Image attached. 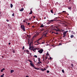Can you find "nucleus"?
<instances>
[{"mask_svg":"<svg viewBox=\"0 0 77 77\" xmlns=\"http://www.w3.org/2000/svg\"><path fill=\"white\" fill-rule=\"evenodd\" d=\"M30 65L31 66H32V67H33V68H34V69H37V70H38V69H39V68L37 69V68L35 67L34 66H35L34 65V64H33V63H30Z\"/></svg>","mask_w":77,"mask_h":77,"instance_id":"obj_1","label":"nucleus"},{"mask_svg":"<svg viewBox=\"0 0 77 77\" xmlns=\"http://www.w3.org/2000/svg\"><path fill=\"white\" fill-rule=\"evenodd\" d=\"M20 27L21 29H22L23 31L26 32V29H25L26 27H25V26H24V25H21Z\"/></svg>","mask_w":77,"mask_h":77,"instance_id":"obj_2","label":"nucleus"},{"mask_svg":"<svg viewBox=\"0 0 77 77\" xmlns=\"http://www.w3.org/2000/svg\"><path fill=\"white\" fill-rule=\"evenodd\" d=\"M53 21H58L59 20H50L48 23L47 24H50L51 22H53Z\"/></svg>","mask_w":77,"mask_h":77,"instance_id":"obj_3","label":"nucleus"},{"mask_svg":"<svg viewBox=\"0 0 77 77\" xmlns=\"http://www.w3.org/2000/svg\"><path fill=\"white\" fill-rule=\"evenodd\" d=\"M43 51H44V50L42 49H41L38 51V52L40 54H41L43 52Z\"/></svg>","mask_w":77,"mask_h":77,"instance_id":"obj_4","label":"nucleus"},{"mask_svg":"<svg viewBox=\"0 0 77 77\" xmlns=\"http://www.w3.org/2000/svg\"><path fill=\"white\" fill-rule=\"evenodd\" d=\"M29 46H33V40H32L31 42L30 43V44H29Z\"/></svg>","mask_w":77,"mask_h":77,"instance_id":"obj_5","label":"nucleus"},{"mask_svg":"<svg viewBox=\"0 0 77 77\" xmlns=\"http://www.w3.org/2000/svg\"><path fill=\"white\" fill-rule=\"evenodd\" d=\"M68 32V31H66L65 32H64L63 33V35L66 36V33H67V32Z\"/></svg>","mask_w":77,"mask_h":77,"instance_id":"obj_6","label":"nucleus"},{"mask_svg":"<svg viewBox=\"0 0 77 77\" xmlns=\"http://www.w3.org/2000/svg\"><path fill=\"white\" fill-rule=\"evenodd\" d=\"M29 50H32V49L33 48V46H29Z\"/></svg>","mask_w":77,"mask_h":77,"instance_id":"obj_7","label":"nucleus"},{"mask_svg":"<svg viewBox=\"0 0 77 77\" xmlns=\"http://www.w3.org/2000/svg\"><path fill=\"white\" fill-rule=\"evenodd\" d=\"M54 30H55L56 31V32H59V31H60L59 30V29H56L55 28H54Z\"/></svg>","mask_w":77,"mask_h":77,"instance_id":"obj_8","label":"nucleus"},{"mask_svg":"<svg viewBox=\"0 0 77 77\" xmlns=\"http://www.w3.org/2000/svg\"><path fill=\"white\" fill-rule=\"evenodd\" d=\"M36 48H34V49L32 48V50L34 52H35V51H36Z\"/></svg>","mask_w":77,"mask_h":77,"instance_id":"obj_9","label":"nucleus"},{"mask_svg":"<svg viewBox=\"0 0 77 77\" xmlns=\"http://www.w3.org/2000/svg\"><path fill=\"white\" fill-rule=\"evenodd\" d=\"M25 51L27 53V54H29V51L28 50H25Z\"/></svg>","mask_w":77,"mask_h":77,"instance_id":"obj_10","label":"nucleus"},{"mask_svg":"<svg viewBox=\"0 0 77 77\" xmlns=\"http://www.w3.org/2000/svg\"><path fill=\"white\" fill-rule=\"evenodd\" d=\"M4 70H5V68H3L2 70H1V72H3V71H4Z\"/></svg>","mask_w":77,"mask_h":77,"instance_id":"obj_11","label":"nucleus"},{"mask_svg":"<svg viewBox=\"0 0 77 77\" xmlns=\"http://www.w3.org/2000/svg\"><path fill=\"white\" fill-rule=\"evenodd\" d=\"M47 33H44V34H43V35H44L45 36V37H46V35H47Z\"/></svg>","mask_w":77,"mask_h":77,"instance_id":"obj_12","label":"nucleus"},{"mask_svg":"<svg viewBox=\"0 0 77 77\" xmlns=\"http://www.w3.org/2000/svg\"><path fill=\"white\" fill-rule=\"evenodd\" d=\"M11 73H12V72H14V70H11L10 71Z\"/></svg>","mask_w":77,"mask_h":77,"instance_id":"obj_13","label":"nucleus"},{"mask_svg":"<svg viewBox=\"0 0 77 77\" xmlns=\"http://www.w3.org/2000/svg\"><path fill=\"white\" fill-rule=\"evenodd\" d=\"M20 11H21L22 12V11H24V8H22L20 10Z\"/></svg>","mask_w":77,"mask_h":77,"instance_id":"obj_14","label":"nucleus"},{"mask_svg":"<svg viewBox=\"0 0 77 77\" xmlns=\"http://www.w3.org/2000/svg\"><path fill=\"white\" fill-rule=\"evenodd\" d=\"M44 26L43 25V24H42L40 26V27L41 28H42V27H44Z\"/></svg>","mask_w":77,"mask_h":77,"instance_id":"obj_15","label":"nucleus"},{"mask_svg":"<svg viewBox=\"0 0 77 77\" xmlns=\"http://www.w3.org/2000/svg\"><path fill=\"white\" fill-rule=\"evenodd\" d=\"M52 33H55V34H56V35H58L59 34V33L57 32L54 33V32H52Z\"/></svg>","mask_w":77,"mask_h":77,"instance_id":"obj_16","label":"nucleus"},{"mask_svg":"<svg viewBox=\"0 0 77 77\" xmlns=\"http://www.w3.org/2000/svg\"><path fill=\"white\" fill-rule=\"evenodd\" d=\"M12 51L14 53H15V50H14V49L12 50Z\"/></svg>","mask_w":77,"mask_h":77,"instance_id":"obj_17","label":"nucleus"},{"mask_svg":"<svg viewBox=\"0 0 77 77\" xmlns=\"http://www.w3.org/2000/svg\"><path fill=\"white\" fill-rule=\"evenodd\" d=\"M70 37L71 38H74V35H71L70 36Z\"/></svg>","mask_w":77,"mask_h":77,"instance_id":"obj_18","label":"nucleus"},{"mask_svg":"<svg viewBox=\"0 0 77 77\" xmlns=\"http://www.w3.org/2000/svg\"><path fill=\"white\" fill-rule=\"evenodd\" d=\"M10 6H11V8H12V7H13V5H12V4H10Z\"/></svg>","mask_w":77,"mask_h":77,"instance_id":"obj_19","label":"nucleus"},{"mask_svg":"<svg viewBox=\"0 0 77 77\" xmlns=\"http://www.w3.org/2000/svg\"><path fill=\"white\" fill-rule=\"evenodd\" d=\"M32 12H33L32 11H31L29 13V14H32Z\"/></svg>","mask_w":77,"mask_h":77,"instance_id":"obj_20","label":"nucleus"},{"mask_svg":"<svg viewBox=\"0 0 77 77\" xmlns=\"http://www.w3.org/2000/svg\"><path fill=\"white\" fill-rule=\"evenodd\" d=\"M72 7H70L68 8L69 9H72Z\"/></svg>","mask_w":77,"mask_h":77,"instance_id":"obj_21","label":"nucleus"},{"mask_svg":"<svg viewBox=\"0 0 77 77\" xmlns=\"http://www.w3.org/2000/svg\"><path fill=\"white\" fill-rule=\"evenodd\" d=\"M3 76H4V74H3L2 75H1L0 77H4Z\"/></svg>","mask_w":77,"mask_h":77,"instance_id":"obj_22","label":"nucleus"},{"mask_svg":"<svg viewBox=\"0 0 77 77\" xmlns=\"http://www.w3.org/2000/svg\"><path fill=\"white\" fill-rule=\"evenodd\" d=\"M46 55H47V56H48L49 55V54H48V52L47 53Z\"/></svg>","mask_w":77,"mask_h":77,"instance_id":"obj_23","label":"nucleus"},{"mask_svg":"<svg viewBox=\"0 0 77 77\" xmlns=\"http://www.w3.org/2000/svg\"><path fill=\"white\" fill-rule=\"evenodd\" d=\"M34 57H35V58H37V56L36 55H34Z\"/></svg>","mask_w":77,"mask_h":77,"instance_id":"obj_24","label":"nucleus"},{"mask_svg":"<svg viewBox=\"0 0 77 77\" xmlns=\"http://www.w3.org/2000/svg\"><path fill=\"white\" fill-rule=\"evenodd\" d=\"M51 13H53V9L51 10Z\"/></svg>","mask_w":77,"mask_h":77,"instance_id":"obj_25","label":"nucleus"},{"mask_svg":"<svg viewBox=\"0 0 77 77\" xmlns=\"http://www.w3.org/2000/svg\"><path fill=\"white\" fill-rule=\"evenodd\" d=\"M62 72H63V73H64V72H65V71H64V70L63 69L62 70Z\"/></svg>","mask_w":77,"mask_h":77,"instance_id":"obj_26","label":"nucleus"},{"mask_svg":"<svg viewBox=\"0 0 77 77\" xmlns=\"http://www.w3.org/2000/svg\"><path fill=\"white\" fill-rule=\"evenodd\" d=\"M45 59H47V58H48V56H46L45 57Z\"/></svg>","mask_w":77,"mask_h":77,"instance_id":"obj_27","label":"nucleus"},{"mask_svg":"<svg viewBox=\"0 0 77 77\" xmlns=\"http://www.w3.org/2000/svg\"><path fill=\"white\" fill-rule=\"evenodd\" d=\"M29 62H30V63H32V61L30 60H28Z\"/></svg>","mask_w":77,"mask_h":77,"instance_id":"obj_28","label":"nucleus"},{"mask_svg":"<svg viewBox=\"0 0 77 77\" xmlns=\"http://www.w3.org/2000/svg\"><path fill=\"white\" fill-rule=\"evenodd\" d=\"M44 31V29H42L40 31L42 32V31Z\"/></svg>","mask_w":77,"mask_h":77,"instance_id":"obj_29","label":"nucleus"},{"mask_svg":"<svg viewBox=\"0 0 77 77\" xmlns=\"http://www.w3.org/2000/svg\"><path fill=\"white\" fill-rule=\"evenodd\" d=\"M47 73H49V72H50V71H49V70H47Z\"/></svg>","mask_w":77,"mask_h":77,"instance_id":"obj_30","label":"nucleus"},{"mask_svg":"<svg viewBox=\"0 0 77 77\" xmlns=\"http://www.w3.org/2000/svg\"><path fill=\"white\" fill-rule=\"evenodd\" d=\"M43 61H44V62H45V60H44V57H43Z\"/></svg>","mask_w":77,"mask_h":77,"instance_id":"obj_31","label":"nucleus"},{"mask_svg":"<svg viewBox=\"0 0 77 77\" xmlns=\"http://www.w3.org/2000/svg\"><path fill=\"white\" fill-rule=\"evenodd\" d=\"M41 70L42 71H44V69H41Z\"/></svg>","mask_w":77,"mask_h":77,"instance_id":"obj_32","label":"nucleus"},{"mask_svg":"<svg viewBox=\"0 0 77 77\" xmlns=\"http://www.w3.org/2000/svg\"><path fill=\"white\" fill-rule=\"evenodd\" d=\"M24 46H23V47L22 48V50H24Z\"/></svg>","mask_w":77,"mask_h":77,"instance_id":"obj_33","label":"nucleus"},{"mask_svg":"<svg viewBox=\"0 0 77 77\" xmlns=\"http://www.w3.org/2000/svg\"><path fill=\"white\" fill-rule=\"evenodd\" d=\"M6 21H7V22H9V20L8 19L6 20Z\"/></svg>","mask_w":77,"mask_h":77,"instance_id":"obj_34","label":"nucleus"},{"mask_svg":"<svg viewBox=\"0 0 77 77\" xmlns=\"http://www.w3.org/2000/svg\"><path fill=\"white\" fill-rule=\"evenodd\" d=\"M40 58H38V62H40Z\"/></svg>","mask_w":77,"mask_h":77,"instance_id":"obj_35","label":"nucleus"},{"mask_svg":"<svg viewBox=\"0 0 77 77\" xmlns=\"http://www.w3.org/2000/svg\"><path fill=\"white\" fill-rule=\"evenodd\" d=\"M55 27L56 29H59V28H58V27H57V26H55Z\"/></svg>","mask_w":77,"mask_h":77,"instance_id":"obj_36","label":"nucleus"},{"mask_svg":"<svg viewBox=\"0 0 77 77\" xmlns=\"http://www.w3.org/2000/svg\"><path fill=\"white\" fill-rule=\"evenodd\" d=\"M57 14L58 15H60V14H61V13H59L58 14Z\"/></svg>","mask_w":77,"mask_h":77,"instance_id":"obj_37","label":"nucleus"},{"mask_svg":"<svg viewBox=\"0 0 77 77\" xmlns=\"http://www.w3.org/2000/svg\"><path fill=\"white\" fill-rule=\"evenodd\" d=\"M12 16H13V17H14V13L12 14Z\"/></svg>","mask_w":77,"mask_h":77,"instance_id":"obj_38","label":"nucleus"},{"mask_svg":"<svg viewBox=\"0 0 77 77\" xmlns=\"http://www.w3.org/2000/svg\"><path fill=\"white\" fill-rule=\"evenodd\" d=\"M42 44H45V43L44 42H42Z\"/></svg>","mask_w":77,"mask_h":77,"instance_id":"obj_39","label":"nucleus"},{"mask_svg":"<svg viewBox=\"0 0 77 77\" xmlns=\"http://www.w3.org/2000/svg\"><path fill=\"white\" fill-rule=\"evenodd\" d=\"M44 71H46V69H45V68H44Z\"/></svg>","mask_w":77,"mask_h":77,"instance_id":"obj_40","label":"nucleus"},{"mask_svg":"<svg viewBox=\"0 0 77 77\" xmlns=\"http://www.w3.org/2000/svg\"><path fill=\"white\" fill-rule=\"evenodd\" d=\"M38 64L39 65H40V63L39 62L38 63Z\"/></svg>","mask_w":77,"mask_h":77,"instance_id":"obj_41","label":"nucleus"},{"mask_svg":"<svg viewBox=\"0 0 77 77\" xmlns=\"http://www.w3.org/2000/svg\"><path fill=\"white\" fill-rule=\"evenodd\" d=\"M65 36H66V35H63V38H65Z\"/></svg>","mask_w":77,"mask_h":77,"instance_id":"obj_42","label":"nucleus"},{"mask_svg":"<svg viewBox=\"0 0 77 77\" xmlns=\"http://www.w3.org/2000/svg\"><path fill=\"white\" fill-rule=\"evenodd\" d=\"M57 18H58V17H57L55 18L54 19H57Z\"/></svg>","mask_w":77,"mask_h":77,"instance_id":"obj_43","label":"nucleus"},{"mask_svg":"<svg viewBox=\"0 0 77 77\" xmlns=\"http://www.w3.org/2000/svg\"><path fill=\"white\" fill-rule=\"evenodd\" d=\"M38 41H40V39H38L37 40Z\"/></svg>","mask_w":77,"mask_h":77,"instance_id":"obj_44","label":"nucleus"},{"mask_svg":"<svg viewBox=\"0 0 77 77\" xmlns=\"http://www.w3.org/2000/svg\"><path fill=\"white\" fill-rule=\"evenodd\" d=\"M44 56H45V55H44V54H43V57H44Z\"/></svg>","mask_w":77,"mask_h":77,"instance_id":"obj_45","label":"nucleus"},{"mask_svg":"<svg viewBox=\"0 0 77 77\" xmlns=\"http://www.w3.org/2000/svg\"><path fill=\"white\" fill-rule=\"evenodd\" d=\"M30 24V23H28V25L29 26Z\"/></svg>","mask_w":77,"mask_h":77,"instance_id":"obj_46","label":"nucleus"},{"mask_svg":"<svg viewBox=\"0 0 77 77\" xmlns=\"http://www.w3.org/2000/svg\"><path fill=\"white\" fill-rule=\"evenodd\" d=\"M50 60H51V57H50Z\"/></svg>","mask_w":77,"mask_h":77,"instance_id":"obj_47","label":"nucleus"},{"mask_svg":"<svg viewBox=\"0 0 77 77\" xmlns=\"http://www.w3.org/2000/svg\"><path fill=\"white\" fill-rule=\"evenodd\" d=\"M37 43H38V44H39V42L37 41Z\"/></svg>","mask_w":77,"mask_h":77,"instance_id":"obj_48","label":"nucleus"},{"mask_svg":"<svg viewBox=\"0 0 77 77\" xmlns=\"http://www.w3.org/2000/svg\"><path fill=\"white\" fill-rule=\"evenodd\" d=\"M33 18H35V17L33 16Z\"/></svg>","mask_w":77,"mask_h":77,"instance_id":"obj_49","label":"nucleus"},{"mask_svg":"<svg viewBox=\"0 0 77 77\" xmlns=\"http://www.w3.org/2000/svg\"><path fill=\"white\" fill-rule=\"evenodd\" d=\"M38 44H42V43H38Z\"/></svg>","mask_w":77,"mask_h":77,"instance_id":"obj_50","label":"nucleus"},{"mask_svg":"<svg viewBox=\"0 0 77 77\" xmlns=\"http://www.w3.org/2000/svg\"><path fill=\"white\" fill-rule=\"evenodd\" d=\"M8 44H9V45H10V44H11V43H8Z\"/></svg>","mask_w":77,"mask_h":77,"instance_id":"obj_51","label":"nucleus"},{"mask_svg":"<svg viewBox=\"0 0 77 77\" xmlns=\"http://www.w3.org/2000/svg\"><path fill=\"white\" fill-rule=\"evenodd\" d=\"M48 63H49V61H48V63H47V64H48Z\"/></svg>","mask_w":77,"mask_h":77,"instance_id":"obj_52","label":"nucleus"},{"mask_svg":"<svg viewBox=\"0 0 77 77\" xmlns=\"http://www.w3.org/2000/svg\"><path fill=\"white\" fill-rule=\"evenodd\" d=\"M39 63H42L41 62V61L39 62Z\"/></svg>","mask_w":77,"mask_h":77,"instance_id":"obj_53","label":"nucleus"},{"mask_svg":"<svg viewBox=\"0 0 77 77\" xmlns=\"http://www.w3.org/2000/svg\"><path fill=\"white\" fill-rule=\"evenodd\" d=\"M26 77H29V76H26Z\"/></svg>","mask_w":77,"mask_h":77,"instance_id":"obj_54","label":"nucleus"},{"mask_svg":"<svg viewBox=\"0 0 77 77\" xmlns=\"http://www.w3.org/2000/svg\"><path fill=\"white\" fill-rule=\"evenodd\" d=\"M41 38H40L39 39H40V40H41Z\"/></svg>","mask_w":77,"mask_h":77,"instance_id":"obj_55","label":"nucleus"},{"mask_svg":"<svg viewBox=\"0 0 77 77\" xmlns=\"http://www.w3.org/2000/svg\"><path fill=\"white\" fill-rule=\"evenodd\" d=\"M32 27H35V26H32Z\"/></svg>","mask_w":77,"mask_h":77,"instance_id":"obj_56","label":"nucleus"},{"mask_svg":"<svg viewBox=\"0 0 77 77\" xmlns=\"http://www.w3.org/2000/svg\"><path fill=\"white\" fill-rule=\"evenodd\" d=\"M2 58H3L4 57V56H2Z\"/></svg>","mask_w":77,"mask_h":77,"instance_id":"obj_57","label":"nucleus"},{"mask_svg":"<svg viewBox=\"0 0 77 77\" xmlns=\"http://www.w3.org/2000/svg\"><path fill=\"white\" fill-rule=\"evenodd\" d=\"M44 18V19H46V17H45Z\"/></svg>","mask_w":77,"mask_h":77,"instance_id":"obj_58","label":"nucleus"},{"mask_svg":"<svg viewBox=\"0 0 77 77\" xmlns=\"http://www.w3.org/2000/svg\"><path fill=\"white\" fill-rule=\"evenodd\" d=\"M63 12H65V11H63Z\"/></svg>","mask_w":77,"mask_h":77,"instance_id":"obj_59","label":"nucleus"},{"mask_svg":"<svg viewBox=\"0 0 77 77\" xmlns=\"http://www.w3.org/2000/svg\"><path fill=\"white\" fill-rule=\"evenodd\" d=\"M30 55H32V53H30Z\"/></svg>","mask_w":77,"mask_h":77,"instance_id":"obj_60","label":"nucleus"},{"mask_svg":"<svg viewBox=\"0 0 77 77\" xmlns=\"http://www.w3.org/2000/svg\"><path fill=\"white\" fill-rule=\"evenodd\" d=\"M23 22H24V23H26V21H23Z\"/></svg>","mask_w":77,"mask_h":77,"instance_id":"obj_61","label":"nucleus"},{"mask_svg":"<svg viewBox=\"0 0 77 77\" xmlns=\"http://www.w3.org/2000/svg\"><path fill=\"white\" fill-rule=\"evenodd\" d=\"M54 15H57V14H54Z\"/></svg>","mask_w":77,"mask_h":77,"instance_id":"obj_62","label":"nucleus"},{"mask_svg":"<svg viewBox=\"0 0 77 77\" xmlns=\"http://www.w3.org/2000/svg\"><path fill=\"white\" fill-rule=\"evenodd\" d=\"M73 34H75V32H73Z\"/></svg>","mask_w":77,"mask_h":77,"instance_id":"obj_63","label":"nucleus"},{"mask_svg":"<svg viewBox=\"0 0 77 77\" xmlns=\"http://www.w3.org/2000/svg\"><path fill=\"white\" fill-rule=\"evenodd\" d=\"M46 59L45 58V60H46Z\"/></svg>","mask_w":77,"mask_h":77,"instance_id":"obj_64","label":"nucleus"}]
</instances>
